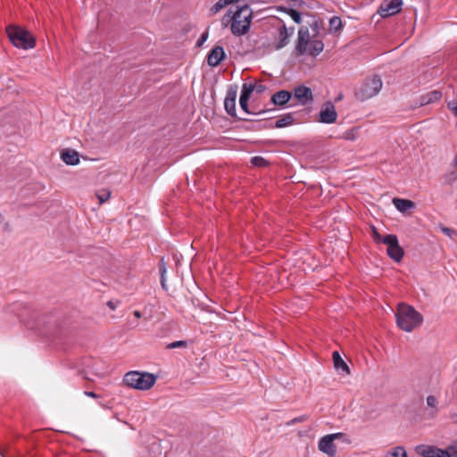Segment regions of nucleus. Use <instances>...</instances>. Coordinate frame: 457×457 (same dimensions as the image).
Returning <instances> with one entry per match:
<instances>
[{"instance_id":"nucleus-1","label":"nucleus","mask_w":457,"mask_h":457,"mask_svg":"<svg viewBox=\"0 0 457 457\" xmlns=\"http://www.w3.org/2000/svg\"><path fill=\"white\" fill-rule=\"evenodd\" d=\"M397 326L405 332H411L423 322V316L412 306L400 303L395 312Z\"/></svg>"},{"instance_id":"nucleus-2","label":"nucleus","mask_w":457,"mask_h":457,"mask_svg":"<svg viewBox=\"0 0 457 457\" xmlns=\"http://www.w3.org/2000/svg\"><path fill=\"white\" fill-rule=\"evenodd\" d=\"M253 11L248 5L238 8L232 15L231 33L235 36L245 35L251 26Z\"/></svg>"},{"instance_id":"nucleus-3","label":"nucleus","mask_w":457,"mask_h":457,"mask_svg":"<svg viewBox=\"0 0 457 457\" xmlns=\"http://www.w3.org/2000/svg\"><path fill=\"white\" fill-rule=\"evenodd\" d=\"M124 383L134 389L148 390L156 381V377L148 372L129 371L123 378Z\"/></svg>"},{"instance_id":"nucleus-4","label":"nucleus","mask_w":457,"mask_h":457,"mask_svg":"<svg viewBox=\"0 0 457 457\" xmlns=\"http://www.w3.org/2000/svg\"><path fill=\"white\" fill-rule=\"evenodd\" d=\"M8 37L12 45L22 49H31L36 45L34 37L26 29L17 27L9 26L6 29Z\"/></svg>"},{"instance_id":"nucleus-5","label":"nucleus","mask_w":457,"mask_h":457,"mask_svg":"<svg viewBox=\"0 0 457 457\" xmlns=\"http://www.w3.org/2000/svg\"><path fill=\"white\" fill-rule=\"evenodd\" d=\"M382 80L378 76L366 79L356 89L355 96L360 101H366L377 96L382 88Z\"/></svg>"},{"instance_id":"nucleus-6","label":"nucleus","mask_w":457,"mask_h":457,"mask_svg":"<svg viewBox=\"0 0 457 457\" xmlns=\"http://www.w3.org/2000/svg\"><path fill=\"white\" fill-rule=\"evenodd\" d=\"M311 29L313 32L311 36L310 31L307 28H301L298 31V41L296 45V51L299 54H304L307 51V46L311 42L312 37H316L319 34L320 25L318 21H314L311 25Z\"/></svg>"},{"instance_id":"nucleus-7","label":"nucleus","mask_w":457,"mask_h":457,"mask_svg":"<svg viewBox=\"0 0 457 457\" xmlns=\"http://www.w3.org/2000/svg\"><path fill=\"white\" fill-rule=\"evenodd\" d=\"M382 242L387 245L388 256L396 262H400L403 257V249L400 246L395 235L390 234L383 237Z\"/></svg>"},{"instance_id":"nucleus-8","label":"nucleus","mask_w":457,"mask_h":457,"mask_svg":"<svg viewBox=\"0 0 457 457\" xmlns=\"http://www.w3.org/2000/svg\"><path fill=\"white\" fill-rule=\"evenodd\" d=\"M343 436V433L329 434L322 436L318 444L319 450L330 457H335L337 453V446L334 444V440Z\"/></svg>"},{"instance_id":"nucleus-9","label":"nucleus","mask_w":457,"mask_h":457,"mask_svg":"<svg viewBox=\"0 0 457 457\" xmlns=\"http://www.w3.org/2000/svg\"><path fill=\"white\" fill-rule=\"evenodd\" d=\"M403 5V0H383L378 10L382 18H388L399 13Z\"/></svg>"},{"instance_id":"nucleus-10","label":"nucleus","mask_w":457,"mask_h":457,"mask_svg":"<svg viewBox=\"0 0 457 457\" xmlns=\"http://www.w3.org/2000/svg\"><path fill=\"white\" fill-rule=\"evenodd\" d=\"M319 120L322 123H334L337 118L335 105L331 102H326L319 113Z\"/></svg>"},{"instance_id":"nucleus-11","label":"nucleus","mask_w":457,"mask_h":457,"mask_svg":"<svg viewBox=\"0 0 457 457\" xmlns=\"http://www.w3.org/2000/svg\"><path fill=\"white\" fill-rule=\"evenodd\" d=\"M419 457H449V453L434 446H418Z\"/></svg>"},{"instance_id":"nucleus-12","label":"nucleus","mask_w":457,"mask_h":457,"mask_svg":"<svg viewBox=\"0 0 457 457\" xmlns=\"http://www.w3.org/2000/svg\"><path fill=\"white\" fill-rule=\"evenodd\" d=\"M294 96L301 104H306L312 101V92L310 87L298 86L294 89Z\"/></svg>"},{"instance_id":"nucleus-13","label":"nucleus","mask_w":457,"mask_h":457,"mask_svg":"<svg viewBox=\"0 0 457 457\" xmlns=\"http://www.w3.org/2000/svg\"><path fill=\"white\" fill-rule=\"evenodd\" d=\"M253 90L254 86L253 84L244 83L242 86L241 94L239 97V104L241 109L246 113H250V112L248 111V100Z\"/></svg>"},{"instance_id":"nucleus-14","label":"nucleus","mask_w":457,"mask_h":457,"mask_svg":"<svg viewBox=\"0 0 457 457\" xmlns=\"http://www.w3.org/2000/svg\"><path fill=\"white\" fill-rule=\"evenodd\" d=\"M225 57V52L223 47L215 46L207 56L208 65L211 67L218 66Z\"/></svg>"},{"instance_id":"nucleus-15","label":"nucleus","mask_w":457,"mask_h":457,"mask_svg":"<svg viewBox=\"0 0 457 457\" xmlns=\"http://www.w3.org/2000/svg\"><path fill=\"white\" fill-rule=\"evenodd\" d=\"M288 37L289 33L287 27L285 25H281L277 30L275 48L278 50L286 46L288 43Z\"/></svg>"},{"instance_id":"nucleus-16","label":"nucleus","mask_w":457,"mask_h":457,"mask_svg":"<svg viewBox=\"0 0 457 457\" xmlns=\"http://www.w3.org/2000/svg\"><path fill=\"white\" fill-rule=\"evenodd\" d=\"M332 359L334 367L337 370V372L343 374V375H349L350 374V369L346 362L342 359L339 353L335 351L332 353Z\"/></svg>"},{"instance_id":"nucleus-17","label":"nucleus","mask_w":457,"mask_h":457,"mask_svg":"<svg viewBox=\"0 0 457 457\" xmlns=\"http://www.w3.org/2000/svg\"><path fill=\"white\" fill-rule=\"evenodd\" d=\"M236 99L237 91L231 90L228 92L224 100L225 110L230 116H236Z\"/></svg>"},{"instance_id":"nucleus-18","label":"nucleus","mask_w":457,"mask_h":457,"mask_svg":"<svg viewBox=\"0 0 457 457\" xmlns=\"http://www.w3.org/2000/svg\"><path fill=\"white\" fill-rule=\"evenodd\" d=\"M61 159L67 165H77L79 163V153L72 149H65L61 153Z\"/></svg>"},{"instance_id":"nucleus-19","label":"nucleus","mask_w":457,"mask_h":457,"mask_svg":"<svg viewBox=\"0 0 457 457\" xmlns=\"http://www.w3.org/2000/svg\"><path fill=\"white\" fill-rule=\"evenodd\" d=\"M292 97V93L287 90H280L271 96V102L275 105H284Z\"/></svg>"},{"instance_id":"nucleus-20","label":"nucleus","mask_w":457,"mask_h":457,"mask_svg":"<svg viewBox=\"0 0 457 457\" xmlns=\"http://www.w3.org/2000/svg\"><path fill=\"white\" fill-rule=\"evenodd\" d=\"M324 49V44L320 39H312L307 46L305 54L316 56L320 54Z\"/></svg>"},{"instance_id":"nucleus-21","label":"nucleus","mask_w":457,"mask_h":457,"mask_svg":"<svg viewBox=\"0 0 457 457\" xmlns=\"http://www.w3.org/2000/svg\"><path fill=\"white\" fill-rule=\"evenodd\" d=\"M393 204L395 207L401 212H405L408 210L414 208L415 206L412 201L401 198H394Z\"/></svg>"},{"instance_id":"nucleus-22","label":"nucleus","mask_w":457,"mask_h":457,"mask_svg":"<svg viewBox=\"0 0 457 457\" xmlns=\"http://www.w3.org/2000/svg\"><path fill=\"white\" fill-rule=\"evenodd\" d=\"M442 95L439 91L434 90L427 95H425L422 98V104H430L436 102L441 98Z\"/></svg>"},{"instance_id":"nucleus-23","label":"nucleus","mask_w":457,"mask_h":457,"mask_svg":"<svg viewBox=\"0 0 457 457\" xmlns=\"http://www.w3.org/2000/svg\"><path fill=\"white\" fill-rule=\"evenodd\" d=\"M293 121H294V118H293L292 114H290V113L286 114L282 118L276 120L275 128H284L286 126L292 124Z\"/></svg>"},{"instance_id":"nucleus-24","label":"nucleus","mask_w":457,"mask_h":457,"mask_svg":"<svg viewBox=\"0 0 457 457\" xmlns=\"http://www.w3.org/2000/svg\"><path fill=\"white\" fill-rule=\"evenodd\" d=\"M279 10L287 13L295 23L299 24L301 22V14L294 8L280 7Z\"/></svg>"},{"instance_id":"nucleus-25","label":"nucleus","mask_w":457,"mask_h":457,"mask_svg":"<svg viewBox=\"0 0 457 457\" xmlns=\"http://www.w3.org/2000/svg\"><path fill=\"white\" fill-rule=\"evenodd\" d=\"M359 128H352L344 132L342 138L349 141H354L358 138Z\"/></svg>"},{"instance_id":"nucleus-26","label":"nucleus","mask_w":457,"mask_h":457,"mask_svg":"<svg viewBox=\"0 0 457 457\" xmlns=\"http://www.w3.org/2000/svg\"><path fill=\"white\" fill-rule=\"evenodd\" d=\"M343 27L342 21L339 17L334 16L329 20V28L331 31L337 32Z\"/></svg>"},{"instance_id":"nucleus-27","label":"nucleus","mask_w":457,"mask_h":457,"mask_svg":"<svg viewBox=\"0 0 457 457\" xmlns=\"http://www.w3.org/2000/svg\"><path fill=\"white\" fill-rule=\"evenodd\" d=\"M227 3H226V0H219L215 4H213L210 9H209V13L211 16H213L215 14H217L220 11H221L223 8H225L227 6Z\"/></svg>"},{"instance_id":"nucleus-28","label":"nucleus","mask_w":457,"mask_h":457,"mask_svg":"<svg viewBox=\"0 0 457 457\" xmlns=\"http://www.w3.org/2000/svg\"><path fill=\"white\" fill-rule=\"evenodd\" d=\"M96 197L99 200V204H102L105 203L111 196V191L109 189L104 188L96 192Z\"/></svg>"},{"instance_id":"nucleus-29","label":"nucleus","mask_w":457,"mask_h":457,"mask_svg":"<svg viewBox=\"0 0 457 457\" xmlns=\"http://www.w3.org/2000/svg\"><path fill=\"white\" fill-rule=\"evenodd\" d=\"M389 454L392 456V457H407V453L406 451L404 450L403 447H401V446H397V447H395L390 453Z\"/></svg>"},{"instance_id":"nucleus-30","label":"nucleus","mask_w":457,"mask_h":457,"mask_svg":"<svg viewBox=\"0 0 457 457\" xmlns=\"http://www.w3.org/2000/svg\"><path fill=\"white\" fill-rule=\"evenodd\" d=\"M253 165L257 167H264L267 165V161L262 156H254L251 159Z\"/></svg>"},{"instance_id":"nucleus-31","label":"nucleus","mask_w":457,"mask_h":457,"mask_svg":"<svg viewBox=\"0 0 457 457\" xmlns=\"http://www.w3.org/2000/svg\"><path fill=\"white\" fill-rule=\"evenodd\" d=\"M160 271H161V284H162V288L166 290L167 289L166 278H165L166 266L162 260L161 266H160Z\"/></svg>"},{"instance_id":"nucleus-32","label":"nucleus","mask_w":457,"mask_h":457,"mask_svg":"<svg viewBox=\"0 0 457 457\" xmlns=\"http://www.w3.org/2000/svg\"><path fill=\"white\" fill-rule=\"evenodd\" d=\"M427 405L432 409L435 410V411H437V404H438V401L436 399V397L435 395H428L427 397Z\"/></svg>"},{"instance_id":"nucleus-33","label":"nucleus","mask_w":457,"mask_h":457,"mask_svg":"<svg viewBox=\"0 0 457 457\" xmlns=\"http://www.w3.org/2000/svg\"><path fill=\"white\" fill-rule=\"evenodd\" d=\"M187 345V343L186 341L179 340V341H175V342L169 344L167 345V348L168 349H175V348H179V347H186Z\"/></svg>"},{"instance_id":"nucleus-34","label":"nucleus","mask_w":457,"mask_h":457,"mask_svg":"<svg viewBox=\"0 0 457 457\" xmlns=\"http://www.w3.org/2000/svg\"><path fill=\"white\" fill-rule=\"evenodd\" d=\"M452 165L453 167V170L451 172L450 176H451V179H457V155L453 159Z\"/></svg>"},{"instance_id":"nucleus-35","label":"nucleus","mask_w":457,"mask_h":457,"mask_svg":"<svg viewBox=\"0 0 457 457\" xmlns=\"http://www.w3.org/2000/svg\"><path fill=\"white\" fill-rule=\"evenodd\" d=\"M372 237L375 242L379 243L382 242L383 237L379 235L377 228L375 227H372Z\"/></svg>"},{"instance_id":"nucleus-36","label":"nucleus","mask_w":457,"mask_h":457,"mask_svg":"<svg viewBox=\"0 0 457 457\" xmlns=\"http://www.w3.org/2000/svg\"><path fill=\"white\" fill-rule=\"evenodd\" d=\"M232 22V16H230L228 13L224 15L221 23L224 27H227L229 22Z\"/></svg>"},{"instance_id":"nucleus-37","label":"nucleus","mask_w":457,"mask_h":457,"mask_svg":"<svg viewBox=\"0 0 457 457\" xmlns=\"http://www.w3.org/2000/svg\"><path fill=\"white\" fill-rule=\"evenodd\" d=\"M448 107L451 111L453 112V113L457 116V103L456 102H450L448 104Z\"/></svg>"},{"instance_id":"nucleus-38","label":"nucleus","mask_w":457,"mask_h":457,"mask_svg":"<svg viewBox=\"0 0 457 457\" xmlns=\"http://www.w3.org/2000/svg\"><path fill=\"white\" fill-rule=\"evenodd\" d=\"M84 395H87V396H88V397L95 398V399H96V398H98V397H99V395H96V393H94V392H92V391H85V392H84Z\"/></svg>"},{"instance_id":"nucleus-39","label":"nucleus","mask_w":457,"mask_h":457,"mask_svg":"<svg viewBox=\"0 0 457 457\" xmlns=\"http://www.w3.org/2000/svg\"><path fill=\"white\" fill-rule=\"evenodd\" d=\"M253 86H254V90H256L259 93L265 90V87L262 84H257V85H253Z\"/></svg>"},{"instance_id":"nucleus-40","label":"nucleus","mask_w":457,"mask_h":457,"mask_svg":"<svg viewBox=\"0 0 457 457\" xmlns=\"http://www.w3.org/2000/svg\"><path fill=\"white\" fill-rule=\"evenodd\" d=\"M442 231H443L445 235H447V236H449V237H451V236H452V233L453 232V231L451 228H442Z\"/></svg>"},{"instance_id":"nucleus-41","label":"nucleus","mask_w":457,"mask_h":457,"mask_svg":"<svg viewBox=\"0 0 457 457\" xmlns=\"http://www.w3.org/2000/svg\"><path fill=\"white\" fill-rule=\"evenodd\" d=\"M208 37V34L207 33H204L202 34L200 39H199V44H202L204 41H205Z\"/></svg>"},{"instance_id":"nucleus-42","label":"nucleus","mask_w":457,"mask_h":457,"mask_svg":"<svg viewBox=\"0 0 457 457\" xmlns=\"http://www.w3.org/2000/svg\"><path fill=\"white\" fill-rule=\"evenodd\" d=\"M305 419L304 417H300V418H297V419H295L292 420L293 423L295 422H300V421H303Z\"/></svg>"},{"instance_id":"nucleus-43","label":"nucleus","mask_w":457,"mask_h":457,"mask_svg":"<svg viewBox=\"0 0 457 457\" xmlns=\"http://www.w3.org/2000/svg\"><path fill=\"white\" fill-rule=\"evenodd\" d=\"M107 305L112 309V310H114L115 309V305L113 304L112 302L109 301L107 303Z\"/></svg>"},{"instance_id":"nucleus-44","label":"nucleus","mask_w":457,"mask_h":457,"mask_svg":"<svg viewBox=\"0 0 457 457\" xmlns=\"http://www.w3.org/2000/svg\"><path fill=\"white\" fill-rule=\"evenodd\" d=\"M133 314L137 318H141V312L139 311H135Z\"/></svg>"},{"instance_id":"nucleus-45","label":"nucleus","mask_w":457,"mask_h":457,"mask_svg":"<svg viewBox=\"0 0 457 457\" xmlns=\"http://www.w3.org/2000/svg\"><path fill=\"white\" fill-rule=\"evenodd\" d=\"M237 1H238V0H226V3H227V4L228 5V4H233V3H235V2H237Z\"/></svg>"},{"instance_id":"nucleus-46","label":"nucleus","mask_w":457,"mask_h":457,"mask_svg":"<svg viewBox=\"0 0 457 457\" xmlns=\"http://www.w3.org/2000/svg\"><path fill=\"white\" fill-rule=\"evenodd\" d=\"M449 457H457V453H454L452 455L449 454Z\"/></svg>"},{"instance_id":"nucleus-47","label":"nucleus","mask_w":457,"mask_h":457,"mask_svg":"<svg viewBox=\"0 0 457 457\" xmlns=\"http://www.w3.org/2000/svg\"><path fill=\"white\" fill-rule=\"evenodd\" d=\"M342 97H343V96H342V95H339L336 100H337V101L341 100V99H342Z\"/></svg>"},{"instance_id":"nucleus-48","label":"nucleus","mask_w":457,"mask_h":457,"mask_svg":"<svg viewBox=\"0 0 457 457\" xmlns=\"http://www.w3.org/2000/svg\"><path fill=\"white\" fill-rule=\"evenodd\" d=\"M4 218L3 215L0 213V223L3 221Z\"/></svg>"}]
</instances>
